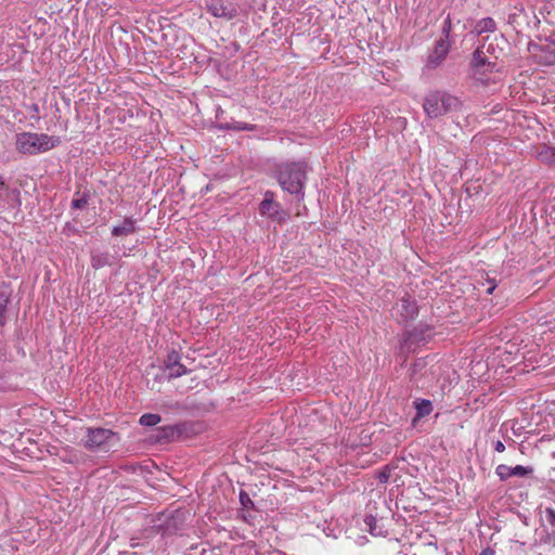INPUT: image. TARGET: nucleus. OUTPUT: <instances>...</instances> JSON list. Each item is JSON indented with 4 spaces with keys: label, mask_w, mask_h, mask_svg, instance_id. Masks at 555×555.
Returning <instances> with one entry per match:
<instances>
[{
    "label": "nucleus",
    "mask_w": 555,
    "mask_h": 555,
    "mask_svg": "<svg viewBox=\"0 0 555 555\" xmlns=\"http://www.w3.org/2000/svg\"><path fill=\"white\" fill-rule=\"evenodd\" d=\"M276 179L283 191L296 195L299 201L304 199V188L307 180V164L305 162H292L279 165Z\"/></svg>",
    "instance_id": "nucleus-1"
},
{
    "label": "nucleus",
    "mask_w": 555,
    "mask_h": 555,
    "mask_svg": "<svg viewBox=\"0 0 555 555\" xmlns=\"http://www.w3.org/2000/svg\"><path fill=\"white\" fill-rule=\"evenodd\" d=\"M57 138L46 133L23 132L16 137V149L23 154H38L47 152L59 144Z\"/></svg>",
    "instance_id": "nucleus-2"
},
{
    "label": "nucleus",
    "mask_w": 555,
    "mask_h": 555,
    "mask_svg": "<svg viewBox=\"0 0 555 555\" xmlns=\"http://www.w3.org/2000/svg\"><path fill=\"white\" fill-rule=\"evenodd\" d=\"M426 115L430 118L440 117L460 107L457 98L443 92L429 93L423 104Z\"/></svg>",
    "instance_id": "nucleus-3"
},
{
    "label": "nucleus",
    "mask_w": 555,
    "mask_h": 555,
    "mask_svg": "<svg viewBox=\"0 0 555 555\" xmlns=\"http://www.w3.org/2000/svg\"><path fill=\"white\" fill-rule=\"evenodd\" d=\"M117 435L106 428H88L85 447L91 451L107 452L116 442Z\"/></svg>",
    "instance_id": "nucleus-4"
},
{
    "label": "nucleus",
    "mask_w": 555,
    "mask_h": 555,
    "mask_svg": "<svg viewBox=\"0 0 555 555\" xmlns=\"http://www.w3.org/2000/svg\"><path fill=\"white\" fill-rule=\"evenodd\" d=\"M259 212L262 217L276 223H283L288 219V212L274 201V194L271 191L264 193V198L259 205Z\"/></svg>",
    "instance_id": "nucleus-5"
},
{
    "label": "nucleus",
    "mask_w": 555,
    "mask_h": 555,
    "mask_svg": "<svg viewBox=\"0 0 555 555\" xmlns=\"http://www.w3.org/2000/svg\"><path fill=\"white\" fill-rule=\"evenodd\" d=\"M494 65H492L485 56L481 49H477L474 52L473 61H472V72L470 76L476 80L483 85L490 83L492 80L486 76V74H491L493 72Z\"/></svg>",
    "instance_id": "nucleus-6"
},
{
    "label": "nucleus",
    "mask_w": 555,
    "mask_h": 555,
    "mask_svg": "<svg viewBox=\"0 0 555 555\" xmlns=\"http://www.w3.org/2000/svg\"><path fill=\"white\" fill-rule=\"evenodd\" d=\"M206 8L214 16L222 17L227 21H230L237 15L236 5L224 0H207Z\"/></svg>",
    "instance_id": "nucleus-7"
},
{
    "label": "nucleus",
    "mask_w": 555,
    "mask_h": 555,
    "mask_svg": "<svg viewBox=\"0 0 555 555\" xmlns=\"http://www.w3.org/2000/svg\"><path fill=\"white\" fill-rule=\"evenodd\" d=\"M450 46L449 37H440V39L437 40L433 52L428 55V65L434 67L438 66L447 56Z\"/></svg>",
    "instance_id": "nucleus-8"
},
{
    "label": "nucleus",
    "mask_w": 555,
    "mask_h": 555,
    "mask_svg": "<svg viewBox=\"0 0 555 555\" xmlns=\"http://www.w3.org/2000/svg\"><path fill=\"white\" fill-rule=\"evenodd\" d=\"M533 468L522 465H516L515 467H509L507 465L501 464L496 467L495 473L500 477L501 480H507L513 476L524 477L532 474Z\"/></svg>",
    "instance_id": "nucleus-9"
},
{
    "label": "nucleus",
    "mask_w": 555,
    "mask_h": 555,
    "mask_svg": "<svg viewBox=\"0 0 555 555\" xmlns=\"http://www.w3.org/2000/svg\"><path fill=\"white\" fill-rule=\"evenodd\" d=\"M179 359L180 357L177 352H171L168 356L166 372L169 378H177L188 373V370L179 362Z\"/></svg>",
    "instance_id": "nucleus-10"
},
{
    "label": "nucleus",
    "mask_w": 555,
    "mask_h": 555,
    "mask_svg": "<svg viewBox=\"0 0 555 555\" xmlns=\"http://www.w3.org/2000/svg\"><path fill=\"white\" fill-rule=\"evenodd\" d=\"M544 519L547 525L552 528V532L548 533L542 542L552 546H555V509L546 507L544 509Z\"/></svg>",
    "instance_id": "nucleus-11"
},
{
    "label": "nucleus",
    "mask_w": 555,
    "mask_h": 555,
    "mask_svg": "<svg viewBox=\"0 0 555 555\" xmlns=\"http://www.w3.org/2000/svg\"><path fill=\"white\" fill-rule=\"evenodd\" d=\"M496 30V23L491 17H485L474 24L470 34L482 35L483 33H494Z\"/></svg>",
    "instance_id": "nucleus-12"
},
{
    "label": "nucleus",
    "mask_w": 555,
    "mask_h": 555,
    "mask_svg": "<svg viewBox=\"0 0 555 555\" xmlns=\"http://www.w3.org/2000/svg\"><path fill=\"white\" fill-rule=\"evenodd\" d=\"M398 309L403 319H413L417 314V306L415 301L409 298H402L398 305Z\"/></svg>",
    "instance_id": "nucleus-13"
},
{
    "label": "nucleus",
    "mask_w": 555,
    "mask_h": 555,
    "mask_svg": "<svg viewBox=\"0 0 555 555\" xmlns=\"http://www.w3.org/2000/svg\"><path fill=\"white\" fill-rule=\"evenodd\" d=\"M135 231V222L127 218L122 221L120 225H115L112 230L113 235L115 236H126Z\"/></svg>",
    "instance_id": "nucleus-14"
},
{
    "label": "nucleus",
    "mask_w": 555,
    "mask_h": 555,
    "mask_svg": "<svg viewBox=\"0 0 555 555\" xmlns=\"http://www.w3.org/2000/svg\"><path fill=\"white\" fill-rule=\"evenodd\" d=\"M415 409H416V418H422L424 416H427L433 411V405L429 400H416L414 402Z\"/></svg>",
    "instance_id": "nucleus-15"
},
{
    "label": "nucleus",
    "mask_w": 555,
    "mask_h": 555,
    "mask_svg": "<svg viewBox=\"0 0 555 555\" xmlns=\"http://www.w3.org/2000/svg\"><path fill=\"white\" fill-rule=\"evenodd\" d=\"M538 158L545 164L555 163V149L545 146L538 153Z\"/></svg>",
    "instance_id": "nucleus-16"
},
{
    "label": "nucleus",
    "mask_w": 555,
    "mask_h": 555,
    "mask_svg": "<svg viewBox=\"0 0 555 555\" xmlns=\"http://www.w3.org/2000/svg\"><path fill=\"white\" fill-rule=\"evenodd\" d=\"M157 430H158V434L155 438L156 441L169 440V439L173 438L177 434V429L173 426H164V427L158 428Z\"/></svg>",
    "instance_id": "nucleus-17"
},
{
    "label": "nucleus",
    "mask_w": 555,
    "mask_h": 555,
    "mask_svg": "<svg viewBox=\"0 0 555 555\" xmlns=\"http://www.w3.org/2000/svg\"><path fill=\"white\" fill-rule=\"evenodd\" d=\"M139 423L142 426L153 427L160 423V416L158 414L146 413L140 417Z\"/></svg>",
    "instance_id": "nucleus-18"
},
{
    "label": "nucleus",
    "mask_w": 555,
    "mask_h": 555,
    "mask_svg": "<svg viewBox=\"0 0 555 555\" xmlns=\"http://www.w3.org/2000/svg\"><path fill=\"white\" fill-rule=\"evenodd\" d=\"M364 522L365 525L367 526L369 528V531L371 532V534L373 535H379L382 533V530L378 529L377 527V519L370 515V516H366L365 519H364Z\"/></svg>",
    "instance_id": "nucleus-19"
},
{
    "label": "nucleus",
    "mask_w": 555,
    "mask_h": 555,
    "mask_svg": "<svg viewBox=\"0 0 555 555\" xmlns=\"http://www.w3.org/2000/svg\"><path fill=\"white\" fill-rule=\"evenodd\" d=\"M92 267L94 269H100L108 263L107 257L99 254H93L91 256Z\"/></svg>",
    "instance_id": "nucleus-20"
},
{
    "label": "nucleus",
    "mask_w": 555,
    "mask_h": 555,
    "mask_svg": "<svg viewBox=\"0 0 555 555\" xmlns=\"http://www.w3.org/2000/svg\"><path fill=\"white\" fill-rule=\"evenodd\" d=\"M88 202H89L88 195L83 194L81 197L73 199L72 207L75 209H82L88 205Z\"/></svg>",
    "instance_id": "nucleus-21"
},
{
    "label": "nucleus",
    "mask_w": 555,
    "mask_h": 555,
    "mask_svg": "<svg viewBox=\"0 0 555 555\" xmlns=\"http://www.w3.org/2000/svg\"><path fill=\"white\" fill-rule=\"evenodd\" d=\"M232 129L234 130H243V131H253L255 129L254 125L246 124V122H235L232 126Z\"/></svg>",
    "instance_id": "nucleus-22"
},
{
    "label": "nucleus",
    "mask_w": 555,
    "mask_h": 555,
    "mask_svg": "<svg viewBox=\"0 0 555 555\" xmlns=\"http://www.w3.org/2000/svg\"><path fill=\"white\" fill-rule=\"evenodd\" d=\"M378 479L380 482L385 483L389 479V472L387 469H384L378 474Z\"/></svg>",
    "instance_id": "nucleus-23"
},
{
    "label": "nucleus",
    "mask_w": 555,
    "mask_h": 555,
    "mask_svg": "<svg viewBox=\"0 0 555 555\" xmlns=\"http://www.w3.org/2000/svg\"><path fill=\"white\" fill-rule=\"evenodd\" d=\"M442 31L444 34H449L451 31V22H450V18H447L444 24H443V27H442Z\"/></svg>",
    "instance_id": "nucleus-24"
},
{
    "label": "nucleus",
    "mask_w": 555,
    "mask_h": 555,
    "mask_svg": "<svg viewBox=\"0 0 555 555\" xmlns=\"http://www.w3.org/2000/svg\"><path fill=\"white\" fill-rule=\"evenodd\" d=\"M494 450H495L496 452H503V451L505 450V446H504V443H503L502 441H500V440H499V441H496V442L494 443Z\"/></svg>",
    "instance_id": "nucleus-25"
},
{
    "label": "nucleus",
    "mask_w": 555,
    "mask_h": 555,
    "mask_svg": "<svg viewBox=\"0 0 555 555\" xmlns=\"http://www.w3.org/2000/svg\"><path fill=\"white\" fill-rule=\"evenodd\" d=\"M487 284H488V287H487V291H486V292H487L488 294H492V293H493V291H494V289H495V287H496L495 283H493L492 281H488V282H487Z\"/></svg>",
    "instance_id": "nucleus-26"
},
{
    "label": "nucleus",
    "mask_w": 555,
    "mask_h": 555,
    "mask_svg": "<svg viewBox=\"0 0 555 555\" xmlns=\"http://www.w3.org/2000/svg\"><path fill=\"white\" fill-rule=\"evenodd\" d=\"M3 308H4V306H1V307H0V314H1V313H2V311H3Z\"/></svg>",
    "instance_id": "nucleus-27"
}]
</instances>
